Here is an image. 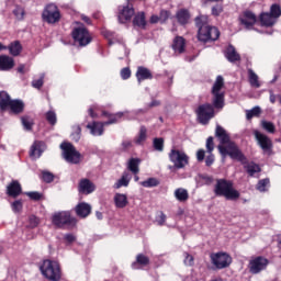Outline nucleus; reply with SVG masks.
<instances>
[{"mask_svg": "<svg viewBox=\"0 0 281 281\" xmlns=\"http://www.w3.org/2000/svg\"><path fill=\"white\" fill-rule=\"evenodd\" d=\"M215 137L220 142L217 149L223 158L229 156L231 159L245 164L247 160L246 155L243 153L237 143L232 140L231 134L222 125H216Z\"/></svg>", "mask_w": 281, "mask_h": 281, "instance_id": "1", "label": "nucleus"}, {"mask_svg": "<svg viewBox=\"0 0 281 281\" xmlns=\"http://www.w3.org/2000/svg\"><path fill=\"white\" fill-rule=\"evenodd\" d=\"M213 192L215 196L233 202L238 201L241 196L240 191L234 187V181L226 178L216 179Z\"/></svg>", "mask_w": 281, "mask_h": 281, "instance_id": "2", "label": "nucleus"}, {"mask_svg": "<svg viewBox=\"0 0 281 281\" xmlns=\"http://www.w3.org/2000/svg\"><path fill=\"white\" fill-rule=\"evenodd\" d=\"M42 277L47 281H61L63 268L55 259H43L40 266Z\"/></svg>", "mask_w": 281, "mask_h": 281, "instance_id": "3", "label": "nucleus"}, {"mask_svg": "<svg viewBox=\"0 0 281 281\" xmlns=\"http://www.w3.org/2000/svg\"><path fill=\"white\" fill-rule=\"evenodd\" d=\"M216 110L217 108L215 106L214 101H212V103L204 102L199 104L194 110L198 123L204 126L209 125L210 122L215 119Z\"/></svg>", "mask_w": 281, "mask_h": 281, "instance_id": "4", "label": "nucleus"}, {"mask_svg": "<svg viewBox=\"0 0 281 281\" xmlns=\"http://www.w3.org/2000/svg\"><path fill=\"white\" fill-rule=\"evenodd\" d=\"M224 86V77L217 76L211 91L213 95V104L217 110H223L225 108V92H221Z\"/></svg>", "mask_w": 281, "mask_h": 281, "instance_id": "5", "label": "nucleus"}, {"mask_svg": "<svg viewBox=\"0 0 281 281\" xmlns=\"http://www.w3.org/2000/svg\"><path fill=\"white\" fill-rule=\"evenodd\" d=\"M61 156L68 164L79 165L81 162L82 155L78 151L72 143L63 142L60 144Z\"/></svg>", "mask_w": 281, "mask_h": 281, "instance_id": "6", "label": "nucleus"}, {"mask_svg": "<svg viewBox=\"0 0 281 281\" xmlns=\"http://www.w3.org/2000/svg\"><path fill=\"white\" fill-rule=\"evenodd\" d=\"M52 224L56 228H65L66 226H75L77 218L71 215L70 211H59L52 215Z\"/></svg>", "mask_w": 281, "mask_h": 281, "instance_id": "7", "label": "nucleus"}, {"mask_svg": "<svg viewBox=\"0 0 281 281\" xmlns=\"http://www.w3.org/2000/svg\"><path fill=\"white\" fill-rule=\"evenodd\" d=\"M71 38L74 40L75 44H78L79 47H86L92 42V36L89 30L83 25L72 29Z\"/></svg>", "mask_w": 281, "mask_h": 281, "instance_id": "8", "label": "nucleus"}, {"mask_svg": "<svg viewBox=\"0 0 281 281\" xmlns=\"http://www.w3.org/2000/svg\"><path fill=\"white\" fill-rule=\"evenodd\" d=\"M168 157L176 169H184L190 164V157L188 154L180 149L171 148Z\"/></svg>", "mask_w": 281, "mask_h": 281, "instance_id": "9", "label": "nucleus"}, {"mask_svg": "<svg viewBox=\"0 0 281 281\" xmlns=\"http://www.w3.org/2000/svg\"><path fill=\"white\" fill-rule=\"evenodd\" d=\"M221 37V31L216 26L207 25L198 30V41L202 43L216 42Z\"/></svg>", "mask_w": 281, "mask_h": 281, "instance_id": "10", "label": "nucleus"}, {"mask_svg": "<svg viewBox=\"0 0 281 281\" xmlns=\"http://www.w3.org/2000/svg\"><path fill=\"white\" fill-rule=\"evenodd\" d=\"M269 265H270V261L265 256L252 257V259H250L248 262L249 273H251L252 276H257L262 271H266Z\"/></svg>", "mask_w": 281, "mask_h": 281, "instance_id": "11", "label": "nucleus"}, {"mask_svg": "<svg viewBox=\"0 0 281 281\" xmlns=\"http://www.w3.org/2000/svg\"><path fill=\"white\" fill-rule=\"evenodd\" d=\"M42 19L47 24L59 23L61 14L58 7L55 3L47 4L42 12Z\"/></svg>", "mask_w": 281, "mask_h": 281, "instance_id": "12", "label": "nucleus"}, {"mask_svg": "<svg viewBox=\"0 0 281 281\" xmlns=\"http://www.w3.org/2000/svg\"><path fill=\"white\" fill-rule=\"evenodd\" d=\"M211 261L216 269L222 270L231 267L233 263V257L228 252L217 251L211 254Z\"/></svg>", "mask_w": 281, "mask_h": 281, "instance_id": "13", "label": "nucleus"}, {"mask_svg": "<svg viewBox=\"0 0 281 281\" xmlns=\"http://www.w3.org/2000/svg\"><path fill=\"white\" fill-rule=\"evenodd\" d=\"M102 116L106 117L108 121H104L100 124L98 128L99 135H103L104 126L120 123L124 117V113L123 112L110 113L108 111H102Z\"/></svg>", "mask_w": 281, "mask_h": 281, "instance_id": "14", "label": "nucleus"}, {"mask_svg": "<svg viewBox=\"0 0 281 281\" xmlns=\"http://www.w3.org/2000/svg\"><path fill=\"white\" fill-rule=\"evenodd\" d=\"M175 19L180 26L186 27L191 23L192 13L187 8H180L176 11Z\"/></svg>", "mask_w": 281, "mask_h": 281, "instance_id": "15", "label": "nucleus"}, {"mask_svg": "<svg viewBox=\"0 0 281 281\" xmlns=\"http://www.w3.org/2000/svg\"><path fill=\"white\" fill-rule=\"evenodd\" d=\"M134 15L135 9L133 5H123L119 11L117 19L121 24H126L132 21Z\"/></svg>", "mask_w": 281, "mask_h": 281, "instance_id": "16", "label": "nucleus"}, {"mask_svg": "<svg viewBox=\"0 0 281 281\" xmlns=\"http://www.w3.org/2000/svg\"><path fill=\"white\" fill-rule=\"evenodd\" d=\"M239 22L240 25L245 26L246 29H252L257 23V15L252 11L246 10L239 16Z\"/></svg>", "mask_w": 281, "mask_h": 281, "instance_id": "17", "label": "nucleus"}, {"mask_svg": "<svg viewBox=\"0 0 281 281\" xmlns=\"http://www.w3.org/2000/svg\"><path fill=\"white\" fill-rule=\"evenodd\" d=\"M255 137L263 151H270L273 148L272 139L268 135L255 131Z\"/></svg>", "mask_w": 281, "mask_h": 281, "instance_id": "18", "label": "nucleus"}, {"mask_svg": "<svg viewBox=\"0 0 281 281\" xmlns=\"http://www.w3.org/2000/svg\"><path fill=\"white\" fill-rule=\"evenodd\" d=\"M74 212L79 218H87L92 213V205L88 202H79L75 207Z\"/></svg>", "mask_w": 281, "mask_h": 281, "instance_id": "19", "label": "nucleus"}, {"mask_svg": "<svg viewBox=\"0 0 281 281\" xmlns=\"http://www.w3.org/2000/svg\"><path fill=\"white\" fill-rule=\"evenodd\" d=\"M95 184L88 178H82L78 184V191L81 194L89 195L95 191Z\"/></svg>", "mask_w": 281, "mask_h": 281, "instance_id": "20", "label": "nucleus"}, {"mask_svg": "<svg viewBox=\"0 0 281 281\" xmlns=\"http://www.w3.org/2000/svg\"><path fill=\"white\" fill-rule=\"evenodd\" d=\"M186 48H187V40L181 35L175 36V38L172 40L171 49L176 54L182 55L186 53Z\"/></svg>", "mask_w": 281, "mask_h": 281, "instance_id": "21", "label": "nucleus"}, {"mask_svg": "<svg viewBox=\"0 0 281 281\" xmlns=\"http://www.w3.org/2000/svg\"><path fill=\"white\" fill-rule=\"evenodd\" d=\"M25 110V103L20 99H11L8 111L13 115H20Z\"/></svg>", "mask_w": 281, "mask_h": 281, "instance_id": "22", "label": "nucleus"}, {"mask_svg": "<svg viewBox=\"0 0 281 281\" xmlns=\"http://www.w3.org/2000/svg\"><path fill=\"white\" fill-rule=\"evenodd\" d=\"M7 194L8 196H11L13 199H16L22 194V186L18 180H12L8 186H7Z\"/></svg>", "mask_w": 281, "mask_h": 281, "instance_id": "23", "label": "nucleus"}, {"mask_svg": "<svg viewBox=\"0 0 281 281\" xmlns=\"http://www.w3.org/2000/svg\"><path fill=\"white\" fill-rule=\"evenodd\" d=\"M135 76L138 82L154 79L151 70L144 66L137 67Z\"/></svg>", "mask_w": 281, "mask_h": 281, "instance_id": "24", "label": "nucleus"}, {"mask_svg": "<svg viewBox=\"0 0 281 281\" xmlns=\"http://www.w3.org/2000/svg\"><path fill=\"white\" fill-rule=\"evenodd\" d=\"M241 165H244V169L249 177H255L256 173H260L262 171L260 165L255 161L248 162V160L246 159L244 160V162H241Z\"/></svg>", "mask_w": 281, "mask_h": 281, "instance_id": "25", "label": "nucleus"}, {"mask_svg": "<svg viewBox=\"0 0 281 281\" xmlns=\"http://www.w3.org/2000/svg\"><path fill=\"white\" fill-rule=\"evenodd\" d=\"M12 101V97L5 90L0 91V112L5 113L9 111L10 103Z\"/></svg>", "mask_w": 281, "mask_h": 281, "instance_id": "26", "label": "nucleus"}, {"mask_svg": "<svg viewBox=\"0 0 281 281\" xmlns=\"http://www.w3.org/2000/svg\"><path fill=\"white\" fill-rule=\"evenodd\" d=\"M150 265V259L147 255L139 252L136 255L135 261L132 263V269L137 270L140 267H147Z\"/></svg>", "mask_w": 281, "mask_h": 281, "instance_id": "27", "label": "nucleus"}, {"mask_svg": "<svg viewBox=\"0 0 281 281\" xmlns=\"http://www.w3.org/2000/svg\"><path fill=\"white\" fill-rule=\"evenodd\" d=\"M225 58L232 63L235 64L237 61L241 60L240 54L236 50L235 46L229 45L225 50Z\"/></svg>", "mask_w": 281, "mask_h": 281, "instance_id": "28", "label": "nucleus"}, {"mask_svg": "<svg viewBox=\"0 0 281 281\" xmlns=\"http://www.w3.org/2000/svg\"><path fill=\"white\" fill-rule=\"evenodd\" d=\"M15 66L14 59L8 55H0V70L9 71Z\"/></svg>", "mask_w": 281, "mask_h": 281, "instance_id": "29", "label": "nucleus"}, {"mask_svg": "<svg viewBox=\"0 0 281 281\" xmlns=\"http://www.w3.org/2000/svg\"><path fill=\"white\" fill-rule=\"evenodd\" d=\"M113 201L116 209H125L128 205V196L125 193H115Z\"/></svg>", "mask_w": 281, "mask_h": 281, "instance_id": "30", "label": "nucleus"}, {"mask_svg": "<svg viewBox=\"0 0 281 281\" xmlns=\"http://www.w3.org/2000/svg\"><path fill=\"white\" fill-rule=\"evenodd\" d=\"M260 24L265 27H272L277 24V20L269 13V12H262L260 14Z\"/></svg>", "mask_w": 281, "mask_h": 281, "instance_id": "31", "label": "nucleus"}, {"mask_svg": "<svg viewBox=\"0 0 281 281\" xmlns=\"http://www.w3.org/2000/svg\"><path fill=\"white\" fill-rule=\"evenodd\" d=\"M142 164V159L137 157H131L127 161V169L131 171L134 176H137L140 171L139 166Z\"/></svg>", "mask_w": 281, "mask_h": 281, "instance_id": "32", "label": "nucleus"}, {"mask_svg": "<svg viewBox=\"0 0 281 281\" xmlns=\"http://www.w3.org/2000/svg\"><path fill=\"white\" fill-rule=\"evenodd\" d=\"M133 26L134 27H139V29H143L145 30L146 26H147V21H146V14L145 12H137L135 15H134V19H133Z\"/></svg>", "mask_w": 281, "mask_h": 281, "instance_id": "33", "label": "nucleus"}, {"mask_svg": "<svg viewBox=\"0 0 281 281\" xmlns=\"http://www.w3.org/2000/svg\"><path fill=\"white\" fill-rule=\"evenodd\" d=\"M43 142L41 140H35L30 149V157L32 158H41L42 154H43Z\"/></svg>", "mask_w": 281, "mask_h": 281, "instance_id": "34", "label": "nucleus"}, {"mask_svg": "<svg viewBox=\"0 0 281 281\" xmlns=\"http://www.w3.org/2000/svg\"><path fill=\"white\" fill-rule=\"evenodd\" d=\"M8 49L11 56L18 57L22 53L23 47L20 41H14L13 43L9 44Z\"/></svg>", "mask_w": 281, "mask_h": 281, "instance_id": "35", "label": "nucleus"}, {"mask_svg": "<svg viewBox=\"0 0 281 281\" xmlns=\"http://www.w3.org/2000/svg\"><path fill=\"white\" fill-rule=\"evenodd\" d=\"M194 23H195V27L198 29V31L210 26L209 24V16L207 15H203L200 14L198 16L194 18Z\"/></svg>", "mask_w": 281, "mask_h": 281, "instance_id": "36", "label": "nucleus"}, {"mask_svg": "<svg viewBox=\"0 0 281 281\" xmlns=\"http://www.w3.org/2000/svg\"><path fill=\"white\" fill-rule=\"evenodd\" d=\"M147 140V127L142 125L139 127L138 135L135 137L134 143L136 145H143Z\"/></svg>", "mask_w": 281, "mask_h": 281, "instance_id": "37", "label": "nucleus"}, {"mask_svg": "<svg viewBox=\"0 0 281 281\" xmlns=\"http://www.w3.org/2000/svg\"><path fill=\"white\" fill-rule=\"evenodd\" d=\"M175 198L179 201V202H187L190 198L189 192L187 189L184 188H178L175 190Z\"/></svg>", "mask_w": 281, "mask_h": 281, "instance_id": "38", "label": "nucleus"}, {"mask_svg": "<svg viewBox=\"0 0 281 281\" xmlns=\"http://www.w3.org/2000/svg\"><path fill=\"white\" fill-rule=\"evenodd\" d=\"M248 79L252 88L259 89L261 87L259 76L252 69H248Z\"/></svg>", "mask_w": 281, "mask_h": 281, "instance_id": "39", "label": "nucleus"}, {"mask_svg": "<svg viewBox=\"0 0 281 281\" xmlns=\"http://www.w3.org/2000/svg\"><path fill=\"white\" fill-rule=\"evenodd\" d=\"M131 179L128 172H123L122 177L115 182V189H121L122 187L127 188L130 186Z\"/></svg>", "mask_w": 281, "mask_h": 281, "instance_id": "40", "label": "nucleus"}, {"mask_svg": "<svg viewBox=\"0 0 281 281\" xmlns=\"http://www.w3.org/2000/svg\"><path fill=\"white\" fill-rule=\"evenodd\" d=\"M21 123L25 131L30 132L33 130L34 121L31 116L29 115L21 116Z\"/></svg>", "mask_w": 281, "mask_h": 281, "instance_id": "41", "label": "nucleus"}, {"mask_svg": "<svg viewBox=\"0 0 281 281\" xmlns=\"http://www.w3.org/2000/svg\"><path fill=\"white\" fill-rule=\"evenodd\" d=\"M261 113H262V110L260 106H254L252 109L246 111V119L250 121L254 117H259Z\"/></svg>", "mask_w": 281, "mask_h": 281, "instance_id": "42", "label": "nucleus"}, {"mask_svg": "<svg viewBox=\"0 0 281 281\" xmlns=\"http://www.w3.org/2000/svg\"><path fill=\"white\" fill-rule=\"evenodd\" d=\"M261 127L269 134H276L277 132L276 124L271 121H261Z\"/></svg>", "mask_w": 281, "mask_h": 281, "instance_id": "43", "label": "nucleus"}, {"mask_svg": "<svg viewBox=\"0 0 281 281\" xmlns=\"http://www.w3.org/2000/svg\"><path fill=\"white\" fill-rule=\"evenodd\" d=\"M160 184V181L157 178L150 177L147 180L140 182V186L144 188H156Z\"/></svg>", "mask_w": 281, "mask_h": 281, "instance_id": "44", "label": "nucleus"}, {"mask_svg": "<svg viewBox=\"0 0 281 281\" xmlns=\"http://www.w3.org/2000/svg\"><path fill=\"white\" fill-rule=\"evenodd\" d=\"M153 147L156 151H164L165 149V139L162 137H155L153 139Z\"/></svg>", "mask_w": 281, "mask_h": 281, "instance_id": "45", "label": "nucleus"}, {"mask_svg": "<svg viewBox=\"0 0 281 281\" xmlns=\"http://www.w3.org/2000/svg\"><path fill=\"white\" fill-rule=\"evenodd\" d=\"M45 120L50 126H55L57 124V114L55 111L49 110L45 113Z\"/></svg>", "mask_w": 281, "mask_h": 281, "instance_id": "46", "label": "nucleus"}, {"mask_svg": "<svg viewBox=\"0 0 281 281\" xmlns=\"http://www.w3.org/2000/svg\"><path fill=\"white\" fill-rule=\"evenodd\" d=\"M102 124L103 122H93L92 124H87V128L90 130L93 136H102V134H99V128Z\"/></svg>", "mask_w": 281, "mask_h": 281, "instance_id": "47", "label": "nucleus"}, {"mask_svg": "<svg viewBox=\"0 0 281 281\" xmlns=\"http://www.w3.org/2000/svg\"><path fill=\"white\" fill-rule=\"evenodd\" d=\"M276 20L281 18V5L279 3H273L270 7L269 12Z\"/></svg>", "mask_w": 281, "mask_h": 281, "instance_id": "48", "label": "nucleus"}, {"mask_svg": "<svg viewBox=\"0 0 281 281\" xmlns=\"http://www.w3.org/2000/svg\"><path fill=\"white\" fill-rule=\"evenodd\" d=\"M170 18H171V11L170 10L161 9L159 11L160 24H166L169 21Z\"/></svg>", "mask_w": 281, "mask_h": 281, "instance_id": "49", "label": "nucleus"}, {"mask_svg": "<svg viewBox=\"0 0 281 281\" xmlns=\"http://www.w3.org/2000/svg\"><path fill=\"white\" fill-rule=\"evenodd\" d=\"M72 133H71V139L76 143H78L81 139V134H82V128L80 125H75L72 127Z\"/></svg>", "mask_w": 281, "mask_h": 281, "instance_id": "50", "label": "nucleus"}, {"mask_svg": "<svg viewBox=\"0 0 281 281\" xmlns=\"http://www.w3.org/2000/svg\"><path fill=\"white\" fill-rule=\"evenodd\" d=\"M270 184V179L269 178H265V179H260L257 183L256 189L259 192H267V187Z\"/></svg>", "mask_w": 281, "mask_h": 281, "instance_id": "51", "label": "nucleus"}, {"mask_svg": "<svg viewBox=\"0 0 281 281\" xmlns=\"http://www.w3.org/2000/svg\"><path fill=\"white\" fill-rule=\"evenodd\" d=\"M42 180L45 183H52L55 180V175L53 172H50V171L43 170L42 171Z\"/></svg>", "mask_w": 281, "mask_h": 281, "instance_id": "52", "label": "nucleus"}, {"mask_svg": "<svg viewBox=\"0 0 281 281\" xmlns=\"http://www.w3.org/2000/svg\"><path fill=\"white\" fill-rule=\"evenodd\" d=\"M183 263L187 266V267H193L194 266V256L191 255L190 252L188 251H184L183 252Z\"/></svg>", "mask_w": 281, "mask_h": 281, "instance_id": "53", "label": "nucleus"}, {"mask_svg": "<svg viewBox=\"0 0 281 281\" xmlns=\"http://www.w3.org/2000/svg\"><path fill=\"white\" fill-rule=\"evenodd\" d=\"M224 12V5L223 4H215L211 9V14L214 18L221 16V14Z\"/></svg>", "mask_w": 281, "mask_h": 281, "instance_id": "54", "label": "nucleus"}, {"mask_svg": "<svg viewBox=\"0 0 281 281\" xmlns=\"http://www.w3.org/2000/svg\"><path fill=\"white\" fill-rule=\"evenodd\" d=\"M205 147L207 154H212L215 150V143L213 136H209L206 138Z\"/></svg>", "mask_w": 281, "mask_h": 281, "instance_id": "55", "label": "nucleus"}, {"mask_svg": "<svg viewBox=\"0 0 281 281\" xmlns=\"http://www.w3.org/2000/svg\"><path fill=\"white\" fill-rule=\"evenodd\" d=\"M167 222V215L164 211H159L156 216V223L158 226H165Z\"/></svg>", "mask_w": 281, "mask_h": 281, "instance_id": "56", "label": "nucleus"}, {"mask_svg": "<svg viewBox=\"0 0 281 281\" xmlns=\"http://www.w3.org/2000/svg\"><path fill=\"white\" fill-rule=\"evenodd\" d=\"M11 210L13 213H20L23 210V202L22 200H15L11 203Z\"/></svg>", "mask_w": 281, "mask_h": 281, "instance_id": "57", "label": "nucleus"}, {"mask_svg": "<svg viewBox=\"0 0 281 281\" xmlns=\"http://www.w3.org/2000/svg\"><path fill=\"white\" fill-rule=\"evenodd\" d=\"M41 224V218L36 215H30L29 217V226L30 228H36Z\"/></svg>", "mask_w": 281, "mask_h": 281, "instance_id": "58", "label": "nucleus"}, {"mask_svg": "<svg viewBox=\"0 0 281 281\" xmlns=\"http://www.w3.org/2000/svg\"><path fill=\"white\" fill-rule=\"evenodd\" d=\"M26 196H29L30 200L32 201H41L43 198V194L38 191H30V192H26Z\"/></svg>", "mask_w": 281, "mask_h": 281, "instance_id": "59", "label": "nucleus"}, {"mask_svg": "<svg viewBox=\"0 0 281 281\" xmlns=\"http://www.w3.org/2000/svg\"><path fill=\"white\" fill-rule=\"evenodd\" d=\"M122 80H128L132 77V70L130 67H124L120 71Z\"/></svg>", "mask_w": 281, "mask_h": 281, "instance_id": "60", "label": "nucleus"}, {"mask_svg": "<svg viewBox=\"0 0 281 281\" xmlns=\"http://www.w3.org/2000/svg\"><path fill=\"white\" fill-rule=\"evenodd\" d=\"M200 179H201L202 181H204V183H205L206 186H211V184H213V182H214V177H213V176H210V175H206V173L201 175V176H200Z\"/></svg>", "mask_w": 281, "mask_h": 281, "instance_id": "61", "label": "nucleus"}, {"mask_svg": "<svg viewBox=\"0 0 281 281\" xmlns=\"http://www.w3.org/2000/svg\"><path fill=\"white\" fill-rule=\"evenodd\" d=\"M64 240L67 244H74L77 240V236L72 233H67L64 235Z\"/></svg>", "mask_w": 281, "mask_h": 281, "instance_id": "62", "label": "nucleus"}, {"mask_svg": "<svg viewBox=\"0 0 281 281\" xmlns=\"http://www.w3.org/2000/svg\"><path fill=\"white\" fill-rule=\"evenodd\" d=\"M13 15L18 19V20H23L24 18V10L20 7H16L13 10Z\"/></svg>", "mask_w": 281, "mask_h": 281, "instance_id": "63", "label": "nucleus"}, {"mask_svg": "<svg viewBox=\"0 0 281 281\" xmlns=\"http://www.w3.org/2000/svg\"><path fill=\"white\" fill-rule=\"evenodd\" d=\"M205 154H206L205 149H203V148L198 149V151H196V160L199 162L204 161L205 160Z\"/></svg>", "mask_w": 281, "mask_h": 281, "instance_id": "64", "label": "nucleus"}]
</instances>
